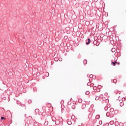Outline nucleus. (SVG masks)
Returning <instances> with one entry per match:
<instances>
[{
	"mask_svg": "<svg viewBox=\"0 0 126 126\" xmlns=\"http://www.w3.org/2000/svg\"><path fill=\"white\" fill-rule=\"evenodd\" d=\"M62 61H63V59H60V62H62Z\"/></svg>",
	"mask_w": 126,
	"mask_h": 126,
	"instance_id": "nucleus-22",
	"label": "nucleus"
},
{
	"mask_svg": "<svg viewBox=\"0 0 126 126\" xmlns=\"http://www.w3.org/2000/svg\"><path fill=\"white\" fill-rule=\"evenodd\" d=\"M109 124L110 125H114V124H115V122H114V121H111L110 122Z\"/></svg>",
	"mask_w": 126,
	"mask_h": 126,
	"instance_id": "nucleus-6",
	"label": "nucleus"
},
{
	"mask_svg": "<svg viewBox=\"0 0 126 126\" xmlns=\"http://www.w3.org/2000/svg\"><path fill=\"white\" fill-rule=\"evenodd\" d=\"M67 124L69 125V126H70V125H71V122L70 121H68L67 122Z\"/></svg>",
	"mask_w": 126,
	"mask_h": 126,
	"instance_id": "nucleus-16",
	"label": "nucleus"
},
{
	"mask_svg": "<svg viewBox=\"0 0 126 126\" xmlns=\"http://www.w3.org/2000/svg\"><path fill=\"white\" fill-rule=\"evenodd\" d=\"M85 105H83L82 107V108H83V106H85Z\"/></svg>",
	"mask_w": 126,
	"mask_h": 126,
	"instance_id": "nucleus-27",
	"label": "nucleus"
},
{
	"mask_svg": "<svg viewBox=\"0 0 126 126\" xmlns=\"http://www.w3.org/2000/svg\"><path fill=\"white\" fill-rule=\"evenodd\" d=\"M124 105H125V103H124V102H120V105L121 107H123V106H124Z\"/></svg>",
	"mask_w": 126,
	"mask_h": 126,
	"instance_id": "nucleus-3",
	"label": "nucleus"
},
{
	"mask_svg": "<svg viewBox=\"0 0 126 126\" xmlns=\"http://www.w3.org/2000/svg\"><path fill=\"white\" fill-rule=\"evenodd\" d=\"M31 103H32V100H30V99L29 100H28V103H29V104H31Z\"/></svg>",
	"mask_w": 126,
	"mask_h": 126,
	"instance_id": "nucleus-12",
	"label": "nucleus"
},
{
	"mask_svg": "<svg viewBox=\"0 0 126 126\" xmlns=\"http://www.w3.org/2000/svg\"><path fill=\"white\" fill-rule=\"evenodd\" d=\"M111 51L112 52V53H115V52H116V48H113L111 49Z\"/></svg>",
	"mask_w": 126,
	"mask_h": 126,
	"instance_id": "nucleus-5",
	"label": "nucleus"
},
{
	"mask_svg": "<svg viewBox=\"0 0 126 126\" xmlns=\"http://www.w3.org/2000/svg\"><path fill=\"white\" fill-rule=\"evenodd\" d=\"M118 63V64H120V63Z\"/></svg>",
	"mask_w": 126,
	"mask_h": 126,
	"instance_id": "nucleus-26",
	"label": "nucleus"
},
{
	"mask_svg": "<svg viewBox=\"0 0 126 126\" xmlns=\"http://www.w3.org/2000/svg\"><path fill=\"white\" fill-rule=\"evenodd\" d=\"M123 101H125L126 100V98H123Z\"/></svg>",
	"mask_w": 126,
	"mask_h": 126,
	"instance_id": "nucleus-23",
	"label": "nucleus"
},
{
	"mask_svg": "<svg viewBox=\"0 0 126 126\" xmlns=\"http://www.w3.org/2000/svg\"><path fill=\"white\" fill-rule=\"evenodd\" d=\"M88 42H86V44L87 45H89V44H90V38H88Z\"/></svg>",
	"mask_w": 126,
	"mask_h": 126,
	"instance_id": "nucleus-4",
	"label": "nucleus"
},
{
	"mask_svg": "<svg viewBox=\"0 0 126 126\" xmlns=\"http://www.w3.org/2000/svg\"><path fill=\"white\" fill-rule=\"evenodd\" d=\"M35 111H39V110L38 109H36V110H35Z\"/></svg>",
	"mask_w": 126,
	"mask_h": 126,
	"instance_id": "nucleus-25",
	"label": "nucleus"
},
{
	"mask_svg": "<svg viewBox=\"0 0 126 126\" xmlns=\"http://www.w3.org/2000/svg\"><path fill=\"white\" fill-rule=\"evenodd\" d=\"M104 110H105V111H107L108 110V107L107 106H105L104 107Z\"/></svg>",
	"mask_w": 126,
	"mask_h": 126,
	"instance_id": "nucleus-15",
	"label": "nucleus"
},
{
	"mask_svg": "<svg viewBox=\"0 0 126 126\" xmlns=\"http://www.w3.org/2000/svg\"><path fill=\"white\" fill-rule=\"evenodd\" d=\"M64 38H66V37H64Z\"/></svg>",
	"mask_w": 126,
	"mask_h": 126,
	"instance_id": "nucleus-28",
	"label": "nucleus"
},
{
	"mask_svg": "<svg viewBox=\"0 0 126 126\" xmlns=\"http://www.w3.org/2000/svg\"><path fill=\"white\" fill-rule=\"evenodd\" d=\"M64 38H66V37H64Z\"/></svg>",
	"mask_w": 126,
	"mask_h": 126,
	"instance_id": "nucleus-29",
	"label": "nucleus"
},
{
	"mask_svg": "<svg viewBox=\"0 0 126 126\" xmlns=\"http://www.w3.org/2000/svg\"><path fill=\"white\" fill-rule=\"evenodd\" d=\"M1 120H5V118H4V117H1Z\"/></svg>",
	"mask_w": 126,
	"mask_h": 126,
	"instance_id": "nucleus-20",
	"label": "nucleus"
},
{
	"mask_svg": "<svg viewBox=\"0 0 126 126\" xmlns=\"http://www.w3.org/2000/svg\"><path fill=\"white\" fill-rule=\"evenodd\" d=\"M98 99H100V97H99V96H96V97H95V100H96V101L98 100Z\"/></svg>",
	"mask_w": 126,
	"mask_h": 126,
	"instance_id": "nucleus-14",
	"label": "nucleus"
},
{
	"mask_svg": "<svg viewBox=\"0 0 126 126\" xmlns=\"http://www.w3.org/2000/svg\"><path fill=\"white\" fill-rule=\"evenodd\" d=\"M72 109H73V110H74V109H75V105H72Z\"/></svg>",
	"mask_w": 126,
	"mask_h": 126,
	"instance_id": "nucleus-13",
	"label": "nucleus"
},
{
	"mask_svg": "<svg viewBox=\"0 0 126 126\" xmlns=\"http://www.w3.org/2000/svg\"><path fill=\"white\" fill-rule=\"evenodd\" d=\"M106 116L107 117H113V116H114V114H113V113H111V112H107Z\"/></svg>",
	"mask_w": 126,
	"mask_h": 126,
	"instance_id": "nucleus-1",
	"label": "nucleus"
},
{
	"mask_svg": "<svg viewBox=\"0 0 126 126\" xmlns=\"http://www.w3.org/2000/svg\"><path fill=\"white\" fill-rule=\"evenodd\" d=\"M102 124V122H99V124Z\"/></svg>",
	"mask_w": 126,
	"mask_h": 126,
	"instance_id": "nucleus-24",
	"label": "nucleus"
},
{
	"mask_svg": "<svg viewBox=\"0 0 126 126\" xmlns=\"http://www.w3.org/2000/svg\"><path fill=\"white\" fill-rule=\"evenodd\" d=\"M113 82H114V83H117V79H114Z\"/></svg>",
	"mask_w": 126,
	"mask_h": 126,
	"instance_id": "nucleus-17",
	"label": "nucleus"
},
{
	"mask_svg": "<svg viewBox=\"0 0 126 126\" xmlns=\"http://www.w3.org/2000/svg\"><path fill=\"white\" fill-rule=\"evenodd\" d=\"M87 63V60H85L84 61V64H86Z\"/></svg>",
	"mask_w": 126,
	"mask_h": 126,
	"instance_id": "nucleus-11",
	"label": "nucleus"
},
{
	"mask_svg": "<svg viewBox=\"0 0 126 126\" xmlns=\"http://www.w3.org/2000/svg\"><path fill=\"white\" fill-rule=\"evenodd\" d=\"M90 77L91 78H92V77H93V75H92V74L90 75Z\"/></svg>",
	"mask_w": 126,
	"mask_h": 126,
	"instance_id": "nucleus-19",
	"label": "nucleus"
},
{
	"mask_svg": "<svg viewBox=\"0 0 126 126\" xmlns=\"http://www.w3.org/2000/svg\"><path fill=\"white\" fill-rule=\"evenodd\" d=\"M89 93H90L89 91H87V92H86V95H89Z\"/></svg>",
	"mask_w": 126,
	"mask_h": 126,
	"instance_id": "nucleus-18",
	"label": "nucleus"
},
{
	"mask_svg": "<svg viewBox=\"0 0 126 126\" xmlns=\"http://www.w3.org/2000/svg\"><path fill=\"white\" fill-rule=\"evenodd\" d=\"M114 66L116 65V63H118V62H115L112 63Z\"/></svg>",
	"mask_w": 126,
	"mask_h": 126,
	"instance_id": "nucleus-9",
	"label": "nucleus"
},
{
	"mask_svg": "<svg viewBox=\"0 0 126 126\" xmlns=\"http://www.w3.org/2000/svg\"><path fill=\"white\" fill-rule=\"evenodd\" d=\"M115 126H119V122H116L115 123Z\"/></svg>",
	"mask_w": 126,
	"mask_h": 126,
	"instance_id": "nucleus-7",
	"label": "nucleus"
},
{
	"mask_svg": "<svg viewBox=\"0 0 126 126\" xmlns=\"http://www.w3.org/2000/svg\"><path fill=\"white\" fill-rule=\"evenodd\" d=\"M114 108H110V112L111 114H113L114 115Z\"/></svg>",
	"mask_w": 126,
	"mask_h": 126,
	"instance_id": "nucleus-2",
	"label": "nucleus"
},
{
	"mask_svg": "<svg viewBox=\"0 0 126 126\" xmlns=\"http://www.w3.org/2000/svg\"><path fill=\"white\" fill-rule=\"evenodd\" d=\"M45 75V76L48 77V76H49V72H46Z\"/></svg>",
	"mask_w": 126,
	"mask_h": 126,
	"instance_id": "nucleus-8",
	"label": "nucleus"
},
{
	"mask_svg": "<svg viewBox=\"0 0 126 126\" xmlns=\"http://www.w3.org/2000/svg\"><path fill=\"white\" fill-rule=\"evenodd\" d=\"M103 97H104V95L102 94H100L99 96V98H103Z\"/></svg>",
	"mask_w": 126,
	"mask_h": 126,
	"instance_id": "nucleus-10",
	"label": "nucleus"
},
{
	"mask_svg": "<svg viewBox=\"0 0 126 126\" xmlns=\"http://www.w3.org/2000/svg\"><path fill=\"white\" fill-rule=\"evenodd\" d=\"M106 103H109V99H106Z\"/></svg>",
	"mask_w": 126,
	"mask_h": 126,
	"instance_id": "nucleus-21",
	"label": "nucleus"
}]
</instances>
